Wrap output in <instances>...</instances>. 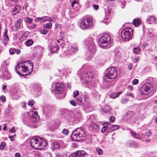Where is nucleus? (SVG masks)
Returning a JSON list of instances; mask_svg holds the SVG:
<instances>
[{
    "label": "nucleus",
    "instance_id": "obj_1",
    "mask_svg": "<svg viewBox=\"0 0 157 157\" xmlns=\"http://www.w3.org/2000/svg\"><path fill=\"white\" fill-rule=\"evenodd\" d=\"M33 64L30 61H26L17 63L15 67L16 72L19 75L25 76L33 71Z\"/></svg>",
    "mask_w": 157,
    "mask_h": 157
},
{
    "label": "nucleus",
    "instance_id": "obj_2",
    "mask_svg": "<svg viewBox=\"0 0 157 157\" xmlns=\"http://www.w3.org/2000/svg\"><path fill=\"white\" fill-rule=\"evenodd\" d=\"M30 144L32 147L36 149L41 150L47 146L46 140L39 136L34 137L30 140Z\"/></svg>",
    "mask_w": 157,
    "mask_h": 157
},
{
    "label": "nucleus",
    "instance_id": "obj_3",
    "mask_svg": "<svg viewBox=\"0 0 157 157\" xmlns=\"http://www.w3.org/2000/svg\"><path fill=\"white\" fill-rule=\"evenodd\" d=\"M29 113L32 116H29L28 114L25 115L23 120L25 124L29 126L33 124L34 122L39 119V117L36 111H31Z\"/></svg>",
    "mask_w": 157,
    "mask_h": 157
},
{
    "label": "nucleus",
    "instance_id": "obj_4",
    "mask_svg": "<svg viewBox=\"0 0 157 157\" xmlns=\"http://www.w3.org/2000/svg\"><path fill=\"white\" fill-rule=\"evenodd\" d=\"M116 69L113 67L108 68L105 71L104 74V80L108 81L109 79H115L117 75Z\"/></svg>",
    "mask_w": 157,
    "mask_h": 157
},
{
    "label": "nucleus",
    "instance_id": "obj_5",
    "mask_svg": "<svg viewBox=\"0 0 157 157\" xmlns=\"http://www.w3.org/2000/svg\"><path fill=\"white\" fill-rule=\"evenodd\" d=\"M54 89L55 94H60L59 97L62 98L64 97L66 94V91H64L63 85L61 83H53L52 85Z\"/></svg>",
    "mask_w": 157,
    "mask_h": 157
},
{
    "label": "nucleus",
    "instance_id": "obj_6",
    "mask_svg": "<svg viewBox=\"0 0 157 157\" xmlns=\"http://www.w3.org/2000/svg\"><path fill=\"white\" fill-rule=\"evenodd\" d=\"M85 134L84 131L82 128H77L75 129L72 132V138L74 141H78L82 139Z\"/></svg>",
    "mask_w": 157,
    "mask_h": 157
},
{
    "label": "nucleus",
    "instance_id": "obj_7",
    "mask_svg": "<svg viewBox=\"0 0 157 157\" xmlns=\"http://www.w3.org/2000/svg\"><path fill=\"white\" fill-rule=\"evenodd\" d=\"M133 36V30L130 27L126 28L122 31L121 36L123 40L125 41L130 40Z\"/></svg>",
    "mask_w": 157,
    "mask_h": 157
},
{
    "label": "nucleus",
    "instance_id": "obj_8",
    "mask_svg": "<svg viewBox=\"0 0 157 157\" xmlns=\"http://www.w3.org/2000/svg\"><path fill=\"white\" fill-rule=\"evenodd\" d=\"M154 88L151 84L146 83L141 87L140 94L147 95L154 91Z\"/></svg>",
    "mask_w": 157,
    "mask_h": 157
},
{
    "label": "nucleus",
    "instance_id": "obj_9",
    "mask_svg": "<svg viewBox=\"0 0 157 157\" xmlns=\"http://www.w3.org/2000/svg\"><path fill=\"white\" fill-rule=\"evenodd\" d=\"M85 43L89 51L92 54H94L96 52V48L92 38H88L85 40Z\"/></svg>",
    "mask_w": 157,
    "mask_h": 157
},
{
    "label": "nucleus",
    "instance_id": "obj_10",
    "mask_svg": "<svg viewBox=\"0 0 157 157\" xmlns=\"http://www.w3.org/2000/svg\"><path fill=\"white\" fill-rule=\"evenodd\" d=\"M92 24V21L89 18H86L82 20L80 23L81 28L83 29L89 27Z\"/></svg>",
    "mask_w": 157,
    "mask_h": 157
},
{
    "label": "nucleus",
    "instance_id": "obj_11",
    "mask_svg": "<svg viewBox=\"0 0 157 157\" xmlns=\"http://www.w3.org/2000/svg\"><path fill=\"white\" fill-rule=\"evenodd\" d=\"M110 36L107 34L104 35L100 39L99 42L103 44L108 45L110 44Z\"/></svg>",
    "mask_w": 157,
    "mask_h": 157
},
{
    "label": "nucleus",
    "instance_id": "obj_12",
    "mask_svg": "<svg viewBox=\"0 0 157 157\" xmlns=\"http://www.w3.org/2000/svg\"><path fill=\"white\" fill-rule=\"evenodd\" d=\"M77 49L76 46L73 44H70L68 45V51L71 54L72 53H75V51H77Z\"/></svg>",
    "mask_w": 157,
    "mask_h": 157
},
{
    "label": "nucleus",
    "instance_id": "obj_13",
    "mask_svg": "<svg viewBox=\"0 0 157 157\" xmlns=\"http://www.w3.org/2000/svg\"><path fill=\"white\" fill-rule=\"evenodd\" d=\"M86 100V96L82 95L77 98L76 101L79 105H82L85 103Z\"/></svg>",
    "mask_w": 157,
    "mask_h": 157
},
{
    "label": "nucleus",
    "instance_id": "obj_14",
    "mask_svg": "<svg viewBox=\"0 0 157 157\" xmlns=\"http://www.w3.org/2000/svg\"><path fill=\"white\" fill-rule=\"evenodd\" d=\"M156 18L154 15L149 16L147 19V21L149 24L155 23L156 21Z\"/></svg>",
    "mask_w": 157,
    "mask_h": 157
},
{
    "label": "nucleus",
    "instance_id": "obj_15",
    "mask_svg": "<svg viewBox=\"0 0 157 157\" xmlns=\"http://www.w3.org/2000/svg\"><path fill=\"white\" fill-rule=\"evenodd\" d=\"M8 30L6 28L4 30V32L3 34V38L4 41L3 43L5 45H6L7 43V41L9 40V38L7 35Z\"/></svg>",
    "mask_w": 157,
    "mask_h": 157
},
{
    "label": "nucleus",
    "instance_id": "obj_16",
    "mask_svg": "<svg viewBox=\"0 0 157 157\" xmlns=\"http://www.w3.org/2000/svg\"><path fill=\"white\" fill-rule=\"evenodd\" d=\"M51 51L50 53H53L57 52L59 49V47L57 45H51L48 47Z\"/></svg>",
    "mask_w": 157,
    "mask_h": 157
},
{
    "label": "nucleus",
    "instance_id": "obj_17",
    "mask_svg": "<svg viewBox=\"0 0 157 157\" xmlns=\"http://www.w3.org/2000/svg\"><path fill=\"white\" fill-rule=\"evenodd\" d=\"M127 144L128 145L131 147H138L139 146L138 143L132 140L128 141Z\"/></svg>",
    "mask_w": 157,
    "mask_h": 157
},
{
    "label": "nucleus",
    "instance_id": "obj_18",
    "mask_svg": "<svg viewBox=\"0 0 157 157\" xmlns=\"http://www.w3.org/2000/svg\"><path fill=\"white\" fill-rule=\"evenodd\" d=\"M21 8V7L19 5H16L12 10V14L14 15L18 13L20 10Z\"/></svg>",
    "mask_w": 157,
    "mask_h": 157
},
{
    "label": "nucleus",
    "instance_id": "obj_19",
    "mask_svg": "<svg viewBox=\"0 0 157 157\" xmlns=\"http://www.w3.org/2000/svg\"><path fill=\"white\" fill-rule=\"evenodd\" d=\"M133 113L132 111H128L126 113L124 117V119L128 120L133 116Z\"/></svg>",
    "mask_w": 157,
    "mask_h": 157
},
{
    "label": "nucleus",
    "instance_id": "obj_20",
    "mask_svg": "<svg viewBox=\"0 0 157 157\" xmlns=\"http://www.w3.org/2000/svg\"><path fill=\"white\" fill-rule=\"evenodd\" d=\"M18 1V0H5V3L7 6H11Z\"/></svg>",
    "mask_w": 157,
    "mask_h": 157
},
{
    "label": "nucleus",
    "instance_id": "obj_21",
    "mask_svg": "<svg viewBox=\"0 0 157 157\" xmlns=\"http://www.w3.org/2000/svg\"><path fill=\"white\" fill-rule=\"evenodd\" d=\"M73 114L75 117L76 119L79 120L81 117V114L79 113V111L77 109H75L73 112Z\"/></svg>",
    "mask_w": 157,
    "mask_h": 157
},
{
    "label": "nucleus",
    "instance_id": "obj_22",
    "mask_svg": "<svg viewBox=\"0 0 157 157\" xmlns=\"http://www.w3.org/2000/svg\"><path fill=\"white\" fill-rule=\"evenodd\" d=\"M20 90L18 89L17 90H14L12 93L13 98L14 99L20 97Z\"/></svg>",
    "mask_w": 157,
    "mask_h": 157
},
{
    "label": "nucleus",
    "instance_id": "obj_23",
    "mask_svg": "<svg viewBox=\"0 0 157 157\" xmlns=\"http://www.w3.org/2000/svg\"><path fill=\"white\" fill-rule=\"evenodd\" d=\"M119 128V126L117 125H112L109 128L108 131L110 132H112L117 129Z\"/></svg>",
    "mask_w": 157,
    "mask_h": 157
},
{
    "label": "nucleus",
    "instance_id": "obj_24",
    "mask_svg": "<svg viewBox=\"0 0 157 157\" xmlns=\"http://www.w3.org/2000/svg\"><path fill=\"white\" fill-rule=\"evenodd\" d=\"M130 133L131 135L134 138L139 140H142V138L141 136L137 133L134 132L132 131H131L130 132Z\"/></svg>",
    "mask_w": 157,
    "mask_h": 157
},
{
    "label": "nucleus",
    "instance_id": "obj_25",
    "mask_svg": "<svg viewBox=\"0 0 157 157\" xmlns=\"http://www.w3.org/2000/svg\"><path fill=\"white\" fill-rule=\"evenodd\" d=\"M133 24L135 26L137 27L141 24L140 20L138 18H135L133 21Z\"/></svg>",
    "mask_w": 157,
    "mask_h": 157
},
{
    "label": "nucleus",
    "instance_id": "obj_26",
    "mask_svg": "<svg viewBox=\"0 0 157 157\" xmlns=\"http://www.w3.org/2000/svg\"><path fill=\"white\" fill-rule=\"evenodd\" d=\"M78 157H84L85 152L83 150L77 151H76Z\"/></svg>",
    "mask_w": 157,
    "mask_h": 157
},
{
    "label": "nucleus",
    "instance_id": "obj_27",
    "mask_svg": "<svg viewBox=\"0 0 157 157\" xmlns=\"http://www.w3.org/2000/svg\"><path fill=\"white\" fill-rule=\"evenodd\" d=\"M98 126L96 124H90L89 126L90 130L93 131H94L95 130L98 129Z\"/></svg>",
    "mask_w": 157,
    "mask_h": 157
},
{
    "label": "nucleus",
    "instance_id": "obj_28",
    "mask_svg": "<svg viewBox=\"0 0 157 157\" xmlns=\"http://www.w3.org/2000/svg\"><path fill=\"white\" fill-rule=\"evenodd\" d=\"M49 106L50 105L48 104H46L44 106L43 108V112L45 114H48V110L50 109Z\"/></svg>",
    "mask_w": 157,
    "mask_h": 157
},
{
    "label": "nucleus",
    "instance_id": "obj_29",
    "mask_svg": "<svg viewBox=\"0 0 157 157\" xmlns=\"http://www.w3.org/2000/svg\"><path fill=\"white\" fill-rule=\"evenodd\" d=\"M52 148L54 150H56L59 148V145L57 142H54L52 145Z\"/></svg>",
    "mask_w": 157,
    "mask_h": 157
},
{
    "label": "nucleus",
    "instance_id": "obj_30",
    "mask_svg": "<svg viewBox=\"0 0 157 157\" xmlns=\"http://www.w3.org/2000/svg\"><path fill=\"white\" fill-rule=\"evenodd\" d=\"M82 79H84L86 81H88V78L89 75L87 74L86 73L82 74L81 75Z\"/></svg>",
    "mask_w": 157,
    "mask_h": 157
},
{
    "label": "nucleus",
    "instance_id": "obj_31",
    "mask_svg": "<svg viewBox=\"0 0 157 157\" xmlns=\"http://www.w3.org/2000/svg\"><path fill=\"white\" fill-rule=\"evenodd\" d=\"M52 25L51 22L46 23L44 25V27L45 29H50L52 28Z\"/></svg>",
    "mask_w": 157,
    "mask_h": 157
},
{
    "label": "nucleus",
    "instance_id": "obj_32",
    "mask_svg": "<svg viewBox=\"0 0 157 157\" xmlns=\"http://www.w3.org/2000/svg\"><path fill=\"white\" fill-rule=\"evenodd\" d=\"M33 43V41L32 40H29L26 41L25 43V44L27 46H30Z\"/></svg>",
    "mask_w": 157,
    "mask_h": 157
},
{
    "label": "nucleus",
    "instance_id": "obj_33",
    "mask_svg": "<svg viewBox=\"0 0 157 157\" xmlns=\"http://www.w3.org/2000/svg\"><path fill=\"white\" fill-rule=\"evenodd\" d=\"M22 21V19H20L17 21L16 24L14 26L16 27V29H18L19 28L20 24Z\"/></svg>",
    "mask_w": 157,
    "mask_h": 157
},
{
    "label": "nucleus",
    "instance_id": "obj_34",
    "mask_svg": "<svg viewBox=\"0 0 157 157\" xmlns=\"http://www.w3.org/2000/svg\"><path fill=\"white\" fill-rule=\"evenodd\" d=\"M140 51V47L139 46H138L136 48H134L133 49V52L134 53L136 54H138Z\"/></svg>",
    "mask_w": 157,
    "mask_h": 157
},
{
    "label": "nucleus",
    "instance_id": "obj_35",
    "mask_svg": "<svg viewBox=\"0 0 157 157\" xmlns=\"http://www.w3.org/2000/svg\"><path fill=\"white\" fill-rule=\"evenodd\" d=\"M49 109H48V114H46L47 116H50L51 114L52 113L54 110V109L53 107L50 106Z\"/></svg>",
    "mask_w": 157,
    "mask_h": 157
},
{
    "label": "nucleus",
    "instance_id": "obj_36",
    "mask_svg": "<svg viewBox=\"0 0 157 157\" xmlns=\"http://www.w3.org/2000/svg\"><path fill=\"white\" fill-rule=\"evenodd\" d=\"M35 50L38 52H41L42 50V48L40 45H37L35 48Z\"/></svg>",
    "mask_w": 157,
    "mask_h": 157
},
{
    "label": "nucleus",
    "instance_id": "obj_37",
    "mask_svg": "<svg viewBox=\"0 0 157 157\" xmlns=\"http://www.w3.org/2000/svg\"><path fill=\"white\" fill-rule=\"evenodd\" d=\"M122 93V91H120L117 93H115L114 94H111L110 95L111 97L114 98L118 97L119 95Z\"/></svg>",
    "mask_w": 157,
    "mask_h": 157
},
{
    "label": "nucleus",
    "instance_id": "obj_38",
    "mask_svg": "<svg viewBox=\"0 0 157 157\" xmlns=\"http://www.w3.org/2000/svg\"><path fill=\"white\" fill-rule=\"evenodd\" d=\"M71 6L73 8H76L78 6V3L76 0H75L71 4Z\"/></svg>",
    "mask_w": 157,
    "mask_h": 157
},
{
    "label": "nucleus",
    "instance_id": "obj_39",
    "mask_svg": "<svg viewBox=\"0 0 157 157\" xmlns=\"http://www.w3.org/2000/svg\"><path fill=\"white\" fill-rule=\"evenodd\" d=\"M50 17H49L44 16L42 17H40V20H42L43 22H45L46 21H48Z\"/></svg>",
    "mask_w": 157,
    "mask_h": 157
},
{
    "label": "nucleus",
    "instance_id": "obj_40",
    "mask_svg": "<svg viewBox=\"0 0 157 157\" xmlns=\"http://www.w3.org/2000/svg\"><path fill=\"white\" fill-rule=\"evenodd\" d=\"M108 106L105 107L104 108L103 111L104 112H105L106 113H109L110 112V108L108 109Z\"/></svg>",
    "mask_w": 157,
    "mask_h": 157
},
{
    "label": "nucleus",
    "instance_id": "obj_41",
    "mask_svg": "<svg viewBox=\"0 0 157 157\" xmlns=\"http://www.w3.org/2000/svg\"><path fill=\"white\" fill-rule=\"evenodd\" d=\"M97 151L99 155H102L103 154V150L100 148H98L96 150Z\"/></svg>",
    "mask_w": 157,
    "mask_h": 157
},
{
    "label": "nucleus",
    "instance_id": "obj_42",
    "mask_svg": "<svg viewBox=\"0 0 157 157\" xmlns=\"http://www.w3.org/2000/svg\"><path fill=\"white\" fill-rule=\"evenodd\" d=\"M60 113L62 114H64L68 112V110L65 109H61L60 110Z\"/></svg>",
    "mask_w": 157,
    "mask_h": 157
},
{
    "label": "nucleus",
    "instance_id": "obj_43",
    "mask_svg": "<svg viewBox=\"0 0 157 157\" xmlns=\"http://www.w3.org/2000/svg\"><path fill=\"white\" fill-rule=\"evenodd\" d=\"M16 50L14 48H11L9 50L10 53L11 55H13L14 54V53L16 52Z\"/></svg>",
    "mask_w": 157,
    "mask_h": 157
},
{
    "label": "nucleus",
    "instance_id": "obj_44",
    "mask_svg": "<svg viewBox=\"0 0 157 157\" xmlns=\"http://www.w3.org/2000/svg\"><path fill=\"white\" fill-rule=\"evenodd\" d=\"M40 33L43 35L46 34L48 33V31L45 29L40 30L39 31Z\"/></svg>",
    "mask_w": 157,
    "mask_h": 157
},
{
    "label": "nucleus",
    "instance_id": "obj_45",
    "mask_svg": "<svg viewBox=\"0 0 157 157\" xmlns=\"http://www.w3.org/2000/svg\"><path fill=\"white\" fill-rule=\"evenodd\" d=\"M34 103L35 102L33 100H30L29 101L28 104L30 106H33L34 105Z\"/></svg>",
    "mask_w": 157,
    "mask_h": 157
},
{
    "label": "nucleus",
    "instance_id": "obj_46",
    "mask_svg": "<svg viewBox=\"0 0 157 157\" xmlns=\"http://www.w3.org/2000/svg\"><path fill=\"white\" fill-rule=\"evenodd\" d=\"M108 128V126H104L101 129V132L103 133H104L107 130Z\"/></svg>",
    "mask_w": 157,
    "mask_h": 157
},
{
    "label": "nucleus",
    "instance_id": "obj_47",
    "mask_svg": "<svg viewBox=\"0 0 157 157\" xmlns=\"http://www.w3.org/2000/svg\"><path fill=\"white\" fill-rule=\"evenodd\" d=\"M32 21V19L29 18V17H27L25 19V21L28 23H31Z\"/></svg>",
    "mask_w": 157,
    "mask_h": 157
},
{
    "label": "nucleus",
    "instance_id": "obj_48",
    "mask_svg": "<svg viewBox=\"0 0 157 157\" xmlns=\"http://www.w3.org/2000/svg\"><path fill=\"white\" fill-rule=\"evenodd\" d=\"M69 132V130L66 129H64L62 131L63 134L66 135H68Z\"/></svg>",
    "mask_w": 157,
    "mask_h": 157
},
{
    "label": "nucleus",
    "instance_id": "obj_49",
    "mask_svg": "<svg viewBox=\"0 0 157 157\" xmlns=\"http://www.w3.org/2000/svg\"><path fill=\"white\" fill-rule=\"evenodd\" d=\"M79 91L78 90H76L75 91H74L73 92V97H76L77 96H78L79 95Z\"/></svg>",
    "mask_w": 157,
    "mask_h": 157
},
{
    "label": "nucleus",
    "instance_id": "obj_50",
    "mask_svg": "<svg viewBox=\"0 0 157 157\" xmlns=\"http://www.w3.org/2000/svg\"><path fill=\"white\" fill-rule=\"evenodd\" d=\"M5 147V143L4 142H2L1 143L0 145V149L1 150H3Z\"/></svg>",
    "mask_w": 157,
    "mask_h": 157
},
{
    "label": "nucleus",
    "instance_id": "obj_51",
    "mask_svg": "<svg viewBox=\"0 0 157 157\" xmlns=\"http://www.w3.org/2000/svg\"><path fill=\"white\" fill-rule=\"evenodd\" d=\"M145 134L148 137H149L151 135V132L150 130H147L145 132Z\"/></svg>",
    "mask_w": 157,
    "mask_h": 157
},
{
    "label": "nucleus",
    "instance_id": "obj_52",
    "mask_svg": "<svg viewBox=\"0 0 157 157\" xmlns=\"http://www.w3.org/2000/svg\"><path fill=\"white\" fill-rule=\"evenodd\" d=\"M63 38L62 37H61L60 38H59V39H57L56 40V41L57 43H63Z\"/></svg>",
    "mask_w": 157,
    "mask_h": 157
},
{
    "label": "nucleus",
    "instance_id": "obj_53",
    "mask_svg": "<svg viewBox=\"0 0 157 157\" xmlns=\"http://www.w3.org/2000/svg\"><path fill=\"white\" fill-rule=\"evenodd\" d=\"M121 102L123 104H125L127 103L128 100L126 98H123L121 100Z\"/></svg>",
    "mask_w": 157,
    "mask_h": 157
},
{
    "label": "nucleus",
    "instance_id": "obj_54",
    "mask_svg": "<svg viewBox=\"0 0 157 157\" xmlns=\"http://www.w3.org/2000/svg\"><path fill=\"white\" fill-rule=\"evenodd\" d=\"M138 80L137 79H134L132 81V83L133 85H136L138 84Z\"/></svg>",
    "mask_w": 157,
    "mask_h": 157
},
{
    "label": "nucleus",
    "instance_id": "obj_55",
    "mask_svg": "<svg viewBox=\"0 0 157 157\" xmlns=\"http://www.w3.org/2000/svg\"><path fill=\"white\" fill-rule=\"evenodd\" d=\"M70 104L73 106H76V103L73 100H71L70 101Z\"/></svg>",
    "mask_w": 157,
    "mask_h": 157
},
{
    "label": "nucleus",
    "instance_id": "obj_56",
    "mask_svg": "<svg viewBox=\"0 0 157 157\" xmlns=\"http://www.w3.org/2000/svg\"><path fill=\"white\" fill-rule=\"evenodd\" d=\"M9 131L11 133H15L16 131L14 127H13L11 129H10Z\"/></svg>",
    "mask_w": 157,
    "mask_h": 157
},
{
    "label": "nucleus",
    "instance_id": "obj_57",
    "mask_svg": "<svg viewBox=\"0 0 157 157\" xmlns=\"http://www.w3.org/2000/svg\"><path fill=\"white\" fill-rule=\"evenodd\" d=\"M94 9L96 10H97L99 8V6L98 5H93Z\"/></svg>",
    "mask_w": 157,
    "mask_h": 157
},
{
    "label": "nucleus",
    "instance_id": "obj_58",
    "mask_svg": "<svg viewBox=\"0 0 157 157\" xmlns=\"http://www.w3.org/2000/svg\"><path fill=\"white\" fill-rule=\"evenodd\" d=\"M115 118L114 117L111 116V117H110L109 118V120L111 122H114L115 121Z\"/></svg>",
    "mask_w": 157,
    "mask_h": 157
},
{
    "label": "nucleus",
    "instance_id": "obj_59",
    "mask_svg": "<svg viewBox=\"0 0 157 157\" xmlns=\"http://www.w3.org/2000/svg\"><path fill=\"white\" fill-rule=\"evenodd\" d=\"M70 156H71L72 157H78L76 151H75L74 153H72L71 155Z\"/></svg>",
    "mask_w": 157,
    "mask_h": 157
},
{
    "label": "nucleus",
    "instance_id": "obj_60",
    "mask_svg": "<svg viewBox=\"0 0 157 157\" xmlns=\"http://www.w3.org/2000/svg\"><path fill=\"white\" fill-rule=\"evenodd\" d=\"M0 98L2 102H4L6 101V97L3 96H1Z\"/></svg>",
    "mask_w": 157,
    "mask_h": 157
},
{
    "label": "nucleus",
    "instance_id": "obj_61",
    "mask_svg": "<svg viewBox=\"0 0 157 157\" xmlns=\"http://www.w3.org/2000/svg\"><path fill=\"white\" fill-rule=\"evenodd\" d=\"M7 86L6 85H3L2 87V90H4V92H6L7 90L6 89Z\"/></svg>",
    "mask_w": 157,
    "mask_h": 157
},
{
    "label": "nucleus",
    "instance_id": "obj_62",
    "mask_svg": "<svg viewBox=\"0 0 157 157\" xmlns=\"http://www.w3.org/2000/svg\"><path fill=\"white\" fill-rule=\"evenodd\" d=\"M132 67V63H129L128 65V68L129 70H131Z\"/></svg>",
    "mask_w": 157,
    "mask_h": 157
},
{
    "label": "nucleus",
    "instance_id": "obj_63",
    "mask_svg": "<svg viewBox=\"0 0 157 157\" xmlns=\"http://www.w3.org/2000/svg\"><path fill=\"white\" fill-rule=\"evenodd\" d=\"M126 95L128 96H131L132 97V98H133L134 97V96H133V94H132L130 93H127L126 94Z\"/></svg>",
    "mask_w": 157,
    "mask_h": 157
},
{
    "label": "nucleus",
    "instance_id": "obj_64",
    "mask_svg": "<svg viewBox=\"0 0 157 157\" xmlns=\"http://www.w3.org/2000/svg\"><path fill=\"white\" fill-rule=\"evenodd\" d=\"M9 138L10 139H11V140L12 141H14V139H13V136H9Z\"/></svg>",
    "mask_w": 157,
    "mask_h": 157
}]
</instances>
